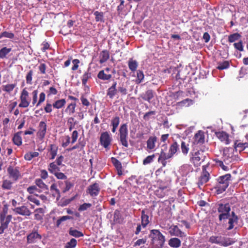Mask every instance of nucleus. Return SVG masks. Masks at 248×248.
Segmentation results:
<instances>
[{
  "instance_id": "3c124183",
  "label": "nucleus",
  "mask_w": 248,
  "mask_h": 248,
  "mask_svg": "<svg viewBox=\"0 0 248 248\" xmlns=\"http://www.w3.org/2000/svg\"><path fill=\"white\" fill-rule=\"evenodd\" d=\"M70 142V138L69 136H65L62 138V147H67Z\"/></svg>"
},
{
  "instance_id": "9b49d317",
  "label": "nucleus",
  "mask_w": 248,
  "mask_h": 248,
  "mask_svg": "<svg viewBox=\"0 0 248 248\" xmlns=\"http://www.w3.org/2000/svg\"><path fill=\"white\" fill-rule=\"evenodd\" d=\"M12 218V216L11 215H8L7 217H0V234L3 233L4 230L8 228Z\"/></svg>"
},
{
  "instance_id": "4c0bfd02",
  "label": "nucleus",
  "mask_w": 248,
  "mask_h": 248,
  "mask_svg": "<svg viewBox=\"0 0 248 248\" xmlns=\"http://www.w3.org/2000/svg\"><path fill=\"white\" fill-rule=\"evenodd\" d=\"M181 149L182 153L184 155H186L189 151V145L183 140L181 141Z\"/></svg>"
},
{
  "instance_id": "680f3d73",
  "label": "nucleus",
  "mask_w": 248,
  "mask_h": 248,
  "mask_svg": "<svg viewBox=\"0 0 248 248\" xmlns=\"http://www.w3.org/2000/svg\"><path fill=\"white\" fill-rule=\"evenodd\" d=\"M94 15L95 16V20L96 21H103V13L99 12L98 11H95L94 13Z\"/></svg>"
},
{
  "instance_id": "393cba45",
  "label": "nucleus",
  "mask_w": 248,
  "mask_h": 248,
  "mask_svg": "<svg viewBox=\"0 0 248 248\" xmlns=\"http://www.w3.org/2000/svg\"><path fill=\"white\" fill-rule=\"evenodd\" d=\"M141 226L143 228H145L150 222L149 216L147 214H146L145 210H143L141 211Z\"/></svg>"
},
{
  "instance_id": "4be33fe9",
  "label": "nucleus",
  "mask_w": 248,
  "mask_h": 248,
  "mask_svg": "<svg viewBox=\"0 0 248 248\" xmlns=\"http://www.w3.org/2000/svg\"><path fill=\"white\" fill-rule=\"evenodd\" d=\"M117 82H113L112 86L110 87L107 90V95L109 98L112 99L116 94L117 91L116 89Z\"/></svg>"
},
{
  "instance_id": "a18cd8bd",
  "label": "nucleus",
  "mask_w": 248,
  "mask_h": 248,
  "mask_svg": "<svg viewBox=\"0 0 248 248\" xmlns=\"http://www.w3.org/2000/svg\"><path fill=\"white\" fill-rule=\"evenodd\" d=\"M11 48H7V47H4L0 49V58L3 59L6 57V56L11 51Z\"/></svg>"
},
{
  "instance_id": "f03ea898",
  "label": "nucleus",
  "mask_w": 248,
  "mask_h": 248,
  "mask_svg": "<svg viewBox=\"0 0 248 248\" xmlns=\"http://www.w3.org/2000/svg\"><path fill=\"white\" fill-rule=\"evenodd\" d=\"M231 177L230 174H226L219 176L217 179V183L216 185V188L218 193H221L226 189L229 185Z\"/></svg>"
},
{
  "instance_id": "09e8293b",
  "label": "nucleus",
  "mask_w": 248,
  "mask_h": 248,
  "mask_svg": "<svg viewBox=\"0 0 248 248\" xmlns=\"http://www.w3.org/2000/svg\"><path fill=\"white\" fill-rule=\"evenodd\" d=\"M48 170L51 173L54 174L57 170H59V168L55 163L52 162L49 165Z\"/></svg>"
},
{
  "instance_id": "aec40b11",
  "label": "nucleus",
  "mask_w": 248,
  "mask_h": 248,
  "mask_svg": "<svg viewBox=\"0 0 248 248\" xmlns=\"http://www.w3.org/2000/svg\"><path fill=\"white\" fill-rule=\"evenodd\" d=\"M39 129L37 133L38 136L41 139H43L45 136L46 131V124L44 122L42 121L39 123Z\"/></svg>"
},
{
  "instance_id": "e2e57ef3",
  "label": "nucleus",
  "mask_w": 248,
  "mask_h": 248,
  "mask_svg": "<svg viewBox=\"0 0 248 248\" xmlns=\"http://www.w3.org/2000/svg\"><path fill=\"white\" fill-rule=\"evenodd\" d=\"M50 190L53 192L54 191L55 193L53 194H57L58 197H60V192L59 190L57 187V185L55 184H53L50 186Z\"/></svg>"
},
{
  "instance_id": "338daca9",
  "label": "nucleus",
  "mask_w": 248,
  "mask_h": 248,
  "mask_svg": "<svg viewBox=\"0 0 248 248\" xmlns=\"http://www.w3.org/2000/svg\"><path fill=\"white\" fill-rule=\"evenodd\" d=\"M233 46L236 49L240 51H242L244 50L242 41H240L238 43H234Z\"/></svg>"
},
{
  "instance_id": "423d86ee",
  "label": "nucleus",
  "mask_w": 248,
  "mask_h": 248,
  "mask_svg": "<svg viewBox=\"0 0 248 248\" xmlns=\"http://www.w3.org/2000/svg\"><path fill=\"white\" fill-rule=\"evenodd\" d=\"M150 237L152 238L153 243L156 241L157 244L162 247L165 241V236L158 230H152L151 231Z\"/></svg>"
},
{
  "instance_id": "8fccbe9b",
  "label": "nucleus",
  "mask_w": 248,
  "mask_h": 248,
  "mask_svg": "<svg viewBox=\"0 0 248 248\" xmlns=\"http://www.w3.org/2000/svg\"><path fill=\"white\" fill-rule=\"evenodd\" d=\"M77 244V240L75 238H72L69 242L66 243L65 248H75Z\"/></svg>"
},
{
  "instance_id": "9d476101",
  "label": "nucleus",
  "mask_w": 248,
  "mask_h": 248,
  "mask_svg": "<svg viewBox=\"0 0 248 248\" xmlns=\"http://www.w3.org/2000/svg\"><path fill=\"white\" fill-rule=\"evenodd\" d=\"M7 172L9 178L14 181H16L21 177L20 172L18 167L10 166L7 168Z\"/></svg>"
},
{
  "instance_id": "bf43d9fd",
  "label": "nucleus",
  "mask_w": 248,
  "mask_h": 248,
  "mask_svg": "<svg viewBox=\"0 0 248 248\" xmlns=\"http://www.w3.org/2000/svg\"><path fill=\"white\" fill-rule=\"evenodd\" d=\"M120 124V118L118 116L113 117L111 121V125L112 126L118 127Z\"/></svg>"
},
{
  "instance_id": "69168bd1",
  "label": "nucleus",
  "mask_w": 248,
  "mask_h": 248,
  "mask_svg": "<svg viewBox=\"0 0 248 248\" xmlns=\"http://www.w3.org/2000/svg\"><path fill=\"white\" fill-rule=\"evenodd\" d=\"M8 211V207L7 204L3 205L2 211L0 213V217H7L8 216L7 213Z\"/></svg>"
},
{
  "instance_id": "603ef678",
  "label": "nucleus",
  "mask_w": 248,
  "mask_h": 248,
  "mask_svg": "<svg viewBox=\"0 0 248 248\" xmlns=\"http://www.w3.org/2000/svg\"><path fill=\"white\" fill-rule=\"evenodd\" d=\"M91 78V73L88 72H86L82 76L81 80L82 83L83 85H85L87 82L88 80Z\"/></svg>"
},
{
  "instance_id": "1a4fd4ad",
  "label": "nucleus",
  "mask_w": 248,
  "mask_h": 248,
  "mask_svg": "<svg viewBox=\"0 0 248 248\" xmlns=\"http://www.w3.org/2000/svg\"><path fill=\"white\" fill-rule=\"evenodd\" d=\"M210 179V173L206 170L205 166H202V170L201 175L199 178L198 182L197 183L198 186L200 188L202 189V186L204 184L206 183Z\"/></svg>"
},
{
  "instance_id": "de8ad7c7",
  "label": "nucleus",
  "mask_w": 248,
  "mask_h": 248,
  "mask_svg": "<svg viewBox=\"0 0 248 248\" xmlns=\"http://www.w3.org/2000/svg\"><path fill=\"white\" fill-rule=\"evenodd\" d=\"M76 103H71L68 105L65 111L69 114H73L75 111Z\"/></svg>"
},
{
  "instance_id": "0eeeda50",
  "label": "nucleus",
  "mask_w": 248,
  "mask_h": 248,
  "mask_svg": "<svg viewBox=\"0 0 248 248\" xmlns=\"http://www.w3.org/2000/svg\"><path fill=\"white\" fill-rule=\"evenodd\" d=\"M204 159V156L203 155V152L202 151H198L195 152L191 153L190 161L195 167L199 166Z\"/></svg>"
},
{
  "instance_id": "6e6d98bb",
  "label": "nucleus",
  "mask_w": 248,
  "mask_h": 248,
  "mask_svg": "<svg viewBox=\"0 0 248 248\" xmlns=\"http://www.w3.org/2000/svg\"><path fill=\"white\" fill-rule=\"evenodd\" d=\"M33 71L30 70L26 76V82L30 85L32 84Z\"/></svg>"
},
{
  "instance_id": "4468645a",
  "label": "nucleus",
  "mask_w": 248,
  "mask_h": 248,
  "mask_svg": "<svg viewBox=\"0 0 248 248\" xmlns=\"http://www.w3.org/2000/svg\"><path fill=\"white\" fill-rule=\"evenodd\" d=\"M100 190L99 186L97 183H94L89 186L87 189V193L91 197H94L97 196Z\"/></svg>"
},
{
  "instance_id": "4d7b16f0",
  "label": "nucleus",
  "mask_w": 248,
  "mask_h": 248,
  "mask_svg": "<svg viewBox=\"0 0 248 248\" xmlns=\"http://www.w3.org/2000/svg\"><path fill=\"white\" fill-rule=\"evenodd\" d=\"M72 218L71 216H65L61 217L59 219H58L56 222V225L57 227H59L62 222L65 221L68 219H70Z\"/></svg>"
},
{
  "instance_id": "a211bd4d",
  "label": "nucleus",
  "mask_w": 248,
  "mask_h": 248,
  "mask_svg": "<svg viewBox=\"0 0 248 248\" xmlns=\"http://www.w3.org/2000/svg\"><path fill=\"white\" fill-rule=\"evenodd\" d=\"M14 211L17 214L22 216H29L31 212L26 206L23 205L20 207H16Z\"/></svg>"
},
{
  "instance_id": "cd10ccee",
  "label": "nucleus",
  "mask_w": 248,
  "mask_h": 248,
  "mask_svg": "<svg viewBox=\"0 0 248 248\" xmlns=\"http://www.w3.org/2000/svg\"><path fill=\"white\" fill-rule=\"evenodd\" d=\"M157 138L155 136L150 137L147 141V147L148 149L153 150L155 146Z\"/></svg>"
},
{
  "instance_id": "5fc2aeb1",
  "label": "nucleus",
  "mask_w": 248,
  "mask_h": 248,
  "mask_svg": "<svg viewBox=\"0 0 248 248\" xmlns=\"http://www.w3.org/2000/svg\"><path fill=\"white\" fill-rule=\"evenodd\" d=\"M229 67V63L227 61H224L222 62L218 63L217 69L219 70H223L228 68Z\"/></svg>"
},
{
  "instance_id": "a878e982",
  "label": "nucleus",
  "mask_w": 248,
  "mask_h": 248,
  "mask_svg": "<svg viewBox=\"0 0 248 248\" xmlns=\"http://www.w3.org/2000/svg\"><path fill=\"white\" fill-rule=\"evenodd\" d=\"M181 242L178 238L174 237L170 239L169 241V245L173 248H178L180 247Z\"/></svg>"
},
{
  "instance_id": "f257e3e1",
  "label": "nucleus",
  "mask_w": 248,
  "mask_h": 248,
  "mask_svg": "<svg viewBox=\"0 0 248 248\" xmlns=\"http://www.w3.org/2000/svg\"><path fill=\"white\" fill-rule=\"evenodd\" d=\"M161 148V151L158 159V161L161 163L163 166L165 167L167 164L166 160L172 157V156L179 151V145L176 141H174L170 145L168 154L166 153L165 152V150L167 148L166 144H163Z\"/></svg>"
},
{
  "instance_id": "864d4df0",
  "label": "nucleus",
  "mask_w": 248,
  "mask_h": 248,
  "mask_svg": "<svg viewBox=\"0 0 248 248\" xmlns=\"http://www.w3.org/2000/svg\"><path fill=\"white\" fill-rule=\"evenodd\" d=\"M92 206V204L90 203H84L83 204L80 205L78 208V210L80 212L88 210L90 208H91Z\"/></svg>"
},
{
  "instance_id": "13d9d810",
  "label": "nucleus",
  "mask_w": 248,
  "mask_h": 248,
  "mask_svg": "<svg viewBox=\"0 0 248 248\" xmlns=\"http://www.w3.org/2000/svg\"><path fill=\"white\" fill-rule=\"evenodd\" d=\"M155 157V155H149L147 156L143 161V164L144 165H147L150 164L153 161L154 158Z\"/></svg>"
},
{
  "instance_id": "49530a36",
  "label": "nucleus",
  "mask_w": 248,
  "mask_h": 248,
  "mask_svg": "<svg viewBox=\"0 0 248 248\" xmlns=\"http://www.w3.org/2000/svg\"><path fill=\"white\" fill-rule=\"evenodd\" d=\"M16 86V84H9L2 86V90L7 93H10Z\"/></svg>"
},
{
  "instance_id": "7c9ffc66",
  "label": "nucleus",
  "mask_w": 248,
  "mask_h": 248,
  "mask_svg": "<svg viewBox=\"0 0 248 248\" xmlns=\"http://www.w3.org/2000/svg\"><path fill=\"white\" fill-rule=\"evenodd\" d=\"M100 60L99 62L100 63H103L106 62L109 58V54L108 52L104 50L102 51L100 54Z\"/></svg>"
},
{
  "instance_id": "7ed1b4c3",
  "label": "nucleus",
  "mask_w": 248,
  "mask_h": 248,
  "mask_svg": "<svg viewBox=\"0 0 248 248\" xmlns=\"http://www.w3.org/2000/svg\"><path fill=\"white\" fill-rule=\"evenodd\" d=\"M208 241L212 244H216L223 247H227L233 243V241L231 238L221 235H212L209 237Z\"/></svg>"
},
{
  "instance_id": "052dcab7",
  "label": "nucleus",
  "mask_w": 248,
  "mask_h": 248,
  "mask_svg": "<svg viewBox=\"0 0 248 248\" xmlns=\"http://www.w3.org/2000/svg\"><path fill=\"white\" fill-rule=\"evenodd\" d=\"M52 107L53 104L47 101L44 110L46 113H51L52 111Z\"/></svg>"
},
{
  "instance_id": "dca6fc26",
  "label": "nucleus",
  "mask_w": 248,
  "mask_h": 248,
  "mask_svg": "<svg viewBox=\"0 0 248 248\" xmlns=\"http://www.w3.org/2000/svg\"><path fill=\"white\" fill-rule=\"evenodd\" d=\"M169 233L171 236L180 237L186 236L185 232H183L177 225H171L169 228Z\"/></svg>"
},
{
  "instance_id": "bb28decb",
  "label": "nucleus",
  "mask_w": 248,
  "mask_h": 248,
  "mask_svg": "<svg viewBox=\"0 0 248 248\" xmlns=\"http://www.w3.org/2000/svg\"><path fill=\"white\" fill-rule=\"evenodd\" d=\"M97 78L102 80H109L112 78V75L105 72L104 70H101L98 73Z\"/></svg>"
},
{
  "instance_id": "f704fd0d",
  "label": "nucleus",
  "mask_w": 248,
  "mask_h": 248,
  "mask_svg": "<svg viewBox=\"0 0 248 248\" xmlns=\"http://www.w3.org/2000/svg\"><path fill=\"white\" fill-rule=\"evenodd\" d=\"M49 152L51 156L50 159H53L57 155L58 151V147L56 145L51 144L49 147Z\"/></svg>"
},
{
  "instance_id": "20e7f679",
  "label": "nucleus",
  "mask_w": 248,
  "mask_h": 248,
  "mask_svg": "<svg viewBox=\"0 0 248 248\" xmlns=\"http://www.w3.org/2000/svg\"><path fill=\"white\" fill-rule=\"evenodd\" d=\"M119 132L120 141L124 146L127 147L128 146V143L127 141L128 130L127 124H122L120 126Z\"/></svg>"
},
{
  "instance_id": "79ce46f5",
  "label": "nucleus",
  "mask_w": 248,
  "mask_h": 248,
  "mask_svg": "<svg viewBox=\"0 0 248 248\" xmlns=\"http://www.w3.org/2000/svg\"><path fill=\"white\" fill-rule=\"evenodd\" d=\"M12 182L9 180H4L2 182L1 187L4 190H10L12 187Z\"/></svg>"
},
{
  "instance_id": "58836bf2",
  "label": "nucleus",
  "mask_w": 248,
  "mask_h": 248,
  "mask_svg": "<svg viewBox=\"0 0 248 248\" xmlns=\"http://www.w3.org/2000/svg\"><path fill=\"white\" fill-rule=\"evenodd\" d=\"M193 101L190 99H186L177 103L178 106L188 107L193 104Z\"/></svg>"
},
{
  "instance_id": "0e129e2a",
  "label": "nucleus",
  "mask_w": 248,
  "mask_h": 248,
  "mask_svg": "<svg viewBox=\"0 0 248 248\" xmlns=\"http://www.w3.org/2000/svg\"><path fill=\"white\" fill-rule=\"evenodd\" d=\"M27 191L30 194H35L36 192H39L37 187L35 186H29L27 188Z\"/></svg>"
},
{
  "instance_id": "6ab92c4d",
  "label": "nucleus",
  "mask_w": 248,
  "mask_h": 248,
  "mask_svg": "<svg viewBox=\"0 0 248 248\" xmlns=\"http://www.w3.org/2000/svg\"><path fill=\"white\" fill-rule=\"evenodd\" d=\"M204 142V133L202 131H199L195 135L194 137V144H202Z\"/></svg>"
},
{
  "instance_id": "412c9836",
  "label": "nucleus",
  "mask_w": 248,
  "mask_h": 248,
  "mask_svg": "<svg viewBox=\"0 0 248 248\" xmlns=\"http://www.w3.org/2000/svg\"><path fill=\"white\" fill-rule=\"evenodd\" d=\"M217 137L222 141L224 142L226 145L230 143L229 139V135L225 132H219L216 133Z\"/></svg>"
},
{
  "instance_id": "6e6552de",
  "label": "nucleus",
  "mask_w": 248,
  "mask_h": 248,
  "mask_svg": "<svg viewBox=\"0 0 248 248\" xmlns=\"http://www.w3.org/2000/svg\"><path fill=\"white\" fill-rule=\"evenodd\" d=\"M20 103L18 106L20 108H27L30 104L29 93L26 88L23 89L20 96Z\"/></svg>"
},
{
  "instance_id": "c85d7f7f",
  "label": "nucleus",
  "mask_w": 248,
  "mask_h": 248,
  "mask_svg": "<svg viewBox=\"0 0 248 248\" xmlns=\"http://www.w3.org/2000/svg\"><path fill=\"white\" fill-rule=\"evenodd\" d=\"M140 96L143 100L150 102L151 99H152L154 97L153 92L152 90H149L145 93H143Z\"/></svg>"
},
{
  "instance_id": "e433bc0d",
  "label": "nucleus",
  "mask_w": 248,
  "mask_h": 248,
  "mask_svg": "<svg viewBox=\"0 0 248 248\" xmlns=\"http://www.w3.org/2000/svg\"><path fill=\"white\" fill-rule=\"evenodd\" d=\"M69 234L72 236H74L75 237H82L84 235V234L79 231H78L75 229H73V228H71L69 229Z\"/></svg>"
},
{
  "instance_id": "c9c22d12",
  "label": "nucleus",
  "mask_w": 248,
  "mask_h": 248,
  "mask_svg": "<svg viewBox=\"0 0 248 248\" xmlns=\"http://www.w3.org/2000/svg\"><path fill=\"white\" fill-rule=\"evenodd\" d=\"M21 132H17L15 134L13 138V141L15 144L20 146L22 144V138L20 136Z\"/></svg>"
},
{
  "instance_id": "f8f14e48",
  "label": "nucleus",
  "mask_w": 248,
  "mask_h": 248,
  "mask_svg": "<svg viewBox=\"0 0 248 248\" xmlns=\"http://www.w3.org/2000/svg\"><path fill=\"white\" fill-rule=\"evenodd\" d=\"M32 104L34 106L36 104V107H38L41 105L45 100L46 98V94L44 92L41 93L39 94V98L38 102L37 103V97H38V91L34 90L32 93Z\"/></svg>"
},
{
  "instance_id": "473e14b6",
  "label": "nucleus",
  "mask_w": 248,
  "mask_h": 248,
  "mask_svg": "<svg viewBox=\"0 0 248 248\" xmlns=\"http://www.w3.org/2000/svg\"><path fill=\"white\" fill-rule=\"evenodd\" d=\"M128 65L129 69L132 72H135L138 66V63L136 60L130 59L128 62Z\"/></svg>"
},
{
  "instance_id": "c756f323",
  "label": "nucleus",
  "mask_w": 248,
  "mask_h": 248,
  "mask_svg": "<svg viewBox=\"0 0 248 248\" xmlns=\"http://www.w3.org/2000/svg\"><path fill=\"white\" fill-rule=\"evenodd\" d=\"M66 104V100L64 99H61L55 101L53 103V107L56 109H61L63 108Z\"/></svg>"
},
{
  "instance_id": "f3484780",
  "label": "nucleus",
  "mask_w": 248,
  "mask_h": 248,
  "mask_svg": "<svg viewBox=\"0 0 248 248\" xmlns=\"http://www.w3.org/2000/svg\"><path fill=\"white\" fill-rule=\"evenodd\" d=\"M42 239L41 235L37 232H32L27 237L28 243H34Z\"/></svg>"
},
{
  "instance_id": "ea45409f",
  "label": "nucleus",
  "mask_w": 248,
  "mask_h": 248,
  "mask_svg": "<svg viewBox=\"0 0 248 248\" xmlns=\"http://www.w3.org/2000/svg\"><path fill=\"white\" fill-rule=\"evenodd\" d=\"M241 35L238 33H234L230 35L228 37V41L230 43L234 42L240 39Z\"/></svg>"
},
{
  "instance_id": "a19ab883",
  "label": "nucleus",
  "mask_w": 248,
  "mask_h": 248,
  "mask_svg": "<svg viewBox=\"0 0 248 248\" xmlns=\"http://www.w3.org/2000/svg\"><path fill=\"white\" fill-rule=\"evenodd\" d=\"M39 153L37 152H32L26 153L24 155V158L26 160H31L33 158L37 157Z\"/></svg>"
},
{
  "instance_id": "774afa93",
  "label": "nucleus",
  "mask_w": 248,
  "mask_h": 248,
  "mask_svg": "<svg viewBox=\"0 0 248 248\" xmlns=\"http://www.w3.org/2000/svg\"><path fill=\"white\" fill-rule=\"evenodd\" d=\"M2 35L4 36L5 38L9 39H13L15 37V35L13 33L8 31H4L2 32Z\"/></svg>"
},
{
  "instance_id": "37998d69",
  "label": "nucleus",
  "mask_w": 248,
  "mask_h": 248,
  "mask_svg": "<svg viewBox=\"0 0 248 248\" xmlns=\"http://www.w3.org/2000/svg\"><path fill=\"white\" fill-rule=\"evenodd\" d=\"M144 75L143 73L141 70H138L137 71V79L135 80V82L136 84L140 83L144 79Z\"/></svg>"
},
{
  "instance_id": "b1692460",
  "label": "nucleus",
  "mask_w": 248,
  "mask_h": 248,
  "mask_svg": "<svg viewBox=\"0 0 248 248\" xmlns=\"http://www.w3.org/2000/svg\"><path fill=\"white\" fill-rule=\"evenodd\" d=\"M111 161L113 165L116 168L117 173L119 175H121L123 174L122 166L121 163L116 158L114 157L111 158Z\"/></svg>"
},
{
  "instance_id": "39448f33",
  "label": "nucleus",
  "mask_w": 248,
  "mask_h": 248,
  "mask_svg": "<svg viewBox=\"0 0 248 248\" xmlns=\"http://www.w3.org/2000/svg\"><path fill=\"white\" fill-rule=\"evenodd\" d=\"M231 211L230 205L228 203L218 204L217 211L219 213V220L221 221L223 219H226L230 217V212Z\"/></svg>"
},
{
  "instance_id": "2f4dec72",
  "label": "nucleus",
  "mask_w": 248,
  "mask_h": 248,
  "mask_svg": "<svg viewBox=\"0 0 248 248\" xmlns=\"http://www.w3.org/2000/svg\"><path fill=\"white\" fill-rule=\"evenodd\" d=\"M234 147L236 150H238L240 152L243 151L246 148L248 147V143H242L238 141H236L234 143Z\"/></svg>"
},
{
  "instance_id": "5701e85b",
  "label": "nucleus",
  "mask_w": 248,
  "mask_h": 248,
  "mask_svg": "<svg viewBox=\"0 0 248 248\" xmlns=\"http://www.w3.org/2000/svg\"><path fill=\"white\" fill-rule=\"evenodd\" d=\"M229 219V227L227 228V230H231L234 227V223H236L238 220V217L237 216L235 215V213L234 212H232L231 216H230V217L228 218Z\"/></svg>"
},
{
  "instance_id": "c03bdc74",
  "label": "nucleus",
  "mask_w": 248,
  "mask_h": 248,
  "mask_svg": "<svg viewBox=\"0 0 248 248\" xmlns=\"http://www.w3.org/2000/svg\"><path fill=\"white\" fill-rule=\"evenodd\" d=\"M35 183L37 186L42 190H48V186L43 182L40 179H37L35 180Z\"/></svg>"
},
{
  "instance_id": "ddd939ff",
  "label": "nucleus",
  "mask_w": 248,
  "mask_h": 248,
  "mask_svg": "<svg viewBox=\"0 0 248 248\" xmlns=\"http://www.w3.org/2000/svg\"><path fill=\"white\" fill-rule=\"evenodd\" d=\"M111 140V138L108 132L101 134L100 138V143L105 148H107L109 146Z\"/></svg>"
},
{
  "instance_id": "2eb2a0df",
  "label": "nucleus",
  "mask_w": 248,
  "mask_h": 248,
  "mask_svg": "<svg viewBox=\"0 0 248 248\" xmlns=\"http://www.w3.org/2000/svg\"><path fill=\"white\" fill-rule=\"evenodd\" d=\"M193 171V168L190 164H185L182 165L179 170L180 174L183 177H186Z\"/></svg>"
},
{
  "instance_id": "72a5a7b5",
  "label": "nucleus",
  "mask_w": 248,
  "mask_h": 248,
  "mask_svg": "<svg viewBox=\"0 0 248 248\" xmlns=\"http://www.w3.org/2000/svg\"><path fill=\"white\" fill-rule=\"evenodd\" d=\"M166 186H159L158 189L155 190V194L159 198L163 197L166 194L167 192Z\"/></svg>"
}]
</instances>
